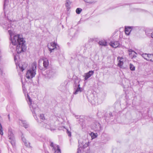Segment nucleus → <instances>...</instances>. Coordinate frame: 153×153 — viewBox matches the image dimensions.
I'll list each match as a JSON object with an SVG mask.
<instances>
[{
	"mask_svg": "<svg viewBox=\"0 0 153 153\" xmlns=\"http://www.w3.org/2000/svg\"><path fill=\"white\" fill-rule=\"evenodd\" d=\"M8 119H9V120H10V115H9V114H8Z\"/></svg>",
	"mask_w": 153,
	"mask_h": 153,
	"instance_id": "nucleus-34",
	"label": "nucleus"
},
{
	"mask_svg": "<svg viewBox=\"0 0 153 153\" xmlns=\"http://www.w3.org/2000/svg\"><path fill=\"white\" fill-rule=\"evenodd\" d=\"M94 71H89L88 72L85 74V80H87L94 74Z\"/></svg>",
	"mask_w": 153,
	"mask_h": 153,
	"instance_id": "nucleus-11",
	"label": "nucleus"
},
{
	"mask_svg": "<svg viewBox=\"0 0 153 153\" xmlns=\"http://www.w3.org/2000/svg\"><path fill=\"white\" fill-rule=\"evenodd\" d=\"M94 129L95 131H99L100 129V124L96 122V123L94 124Z\"/></svg>",
	"mask_w": 153,
	"mask_h": 153,
	"instance_id": "nucleus-15",
	"label": "nucleus"
},
{
	"mask_svg": "<svg viewBox=\"0 0 153 153\" xmlns=\"http://www.w3.org/2000/svg\"><path fill=\"white\" fill-rule=\"evenodd\" d=\"M8 137L9 142L13 146L15 145V138L11 129H9L8 133Z\"/></svg>",
	"mask_w": 153,
	"mask_h": 153,
	"instance_id": "nucleus-5",
	"label": "nucleus"
},
{
	"mask_svg": "<svg viewBox=\"0 0 153 153\" xmlns=\"http://www.w3.org/2000/svg\"><path fill=\"white\" fill-rule=\"evenodd\" d=\"M110 45L112 47L116 48L119 46L120 43L119 41H115L114 40L110 42Z\"/></svg>",
	"mask_w": 153,
	"mask_h": 153,
	"instance_id": "nucleus-10",
	"label": "nucleus"
},
{
	"mask_svg": "<svg viewBox=\"0 0 153 153\" xmlns=\"http://www.w3.org/2000/svg\"><path fill=\"white\" fill-rule=\"evenodd\" d=\"M151 37L152 38H153V32L151 33Z\"/></svg>",
	"mask_w": 153,
	"mask_h": 153,
	"instance_id": "nucleus-35",
	"label": "nucleus"
},
{
	"mask_svg": "<svg viewBox=\"0 0 153 153\" xmlns=\"http://www.w3.org/2000/svg\"><path fill=\"white\" fill-rule=\"evenodd\" d=\"M43 66L45 68H47L49 65L48 61L47 59H43Z\"/></svg>",
	"mask_w": 153,
	"mask_h": 153,
	"instance_id": "nucleus-19",
	"label": "nucleus"
},
{
	"mask_svg": "<svg viewBox=\"0 0 153 153\" xmlns=\"http://www.w3.org/2000/svg\"><path fill=\"white\" fill-rule=\"evenodd\" d=\"M117 59L119 61L118 65L120 68H122V66L123 64V58L120 57H117Z\"/></svg>",
	"mask_w": 153,
	"mask_h": 153,
	"instance_id": "nucleus-12",
	"label": "nucleus"
},
{
	"mask_svg": "<svg viewBox=\"0 0 153 153\" xmlns=\"http://www.w3.org/2000/svg\"><path fill=\"white\" fill-rule=\"evenodd\" d=\"M88 140H84L81 143L79 141V148L77 149V153H80L81 150V148L83 147L85 148L88 146Z\"/></svg>",
	"mask_w": 153,
	"mask_h": 153,
	"instance_id": "nucleus-6",
	"label": "nucleus"
},
{
	"mask_svg": "<svg viewBox=\"0 0 153 153\" xmlns=\"http://www.w3.org/2000/svg\"><path fill=\"white\" fill-rule=\"evenodd\" d=\"M141 56L143 58L147 61H149V60H151V59H150V58H151V54L143 53Z\"/></svg>",
	"mask_w": 153,
	"mask_h": 153,
	"instance_id": "nucleus-14",
	"label": "nucleus"
},
{
	"mask_svg": "<svg viewBox=\"0 0 153 153\" xmlns=\"http://www.w3.org/2000/svg\"><path fill=\"white\" fill-rule=\"evenodd\" d=\"M130 68L131 71H134L135 69L134 66L131 64H130Z\"/></svg>",
	"mask_w": 153,
	"mask_h": 153,
	"instance_id": "nucleus-28",
	"label": "nucleus"
},
{
	"mask_svg": "<svg viewBox=\"0 0 153 153\" xmlns=\"http://www.w3.org/2000/svg\"><path fill=\"white\" fill-rule=\"evenodd\" d=\"M19 123L20 125L24 127L25 128L28 127V125L27 124L26 122L25 121L19 120Z\"/></svg>",
	"mask_w": 153,
	"mask_h": 153,
	"instance_id": "nucleus-13",
	"label": "nucleus"
},
{
	"mask_svg": "<svg viewBox=\"0 0 153 153\" xmlns=\"http://www.w3.org/2000/svg\"><path fill=\"white\" fill-rule=\"evenodd\" d=\"M99 44L100 45L103 46L107 45V42L105 40H101L99 42Z\"/></svg>",
	"mask_w": 153,
	"mask_h": 153,
	"instance_id": "nucleus-21",
	"label": "nucleus"
},
{
	"mask_svg": "<svg viewBox=\"0 0 153 153\" xmlns=\"http://www.w3.org/2000/svg\"><path fill=\"white\" fill-rule=\"evenodd\" d=\"M151 56H152L153 57V54H151Z\"/></svg>",
	"mask_w": 153,
	"mask_h": 153,
	"instance_id": "nucleus-36",
	"label": "nucleus"
},
{
	"mask_svg": "<svg viewBox=\"0 0 153 153\" xmlns=\"http://www.w3.org/2000/svg\"><path fill=\"white\" fill-rule=\"evenodd\" d=\"M27 101L30 105V107L34 116H36V114L39 112V109L37 105L34 103H32L31 99L28 95H27Z\"/></svg>",
	"mask_w": 153,
	"mask_h": 153,
	"instance_id": "nucleus-4",
	"label": "nucleus"
},
{
	"mask_svg": "<svg viewBox=\"0 0 153 153\" xmlns=\"http://www.w3.org/2000/svg\"><path fill=\"white\" fill-rule=\"evenodd\" d=\"M77 118L78 119V117H80V116H77Z\"/></svg>",
	"mask_w": 153,
	"mask_h": 153,
	"instance_id": "nucleus-37",
	"label": "nucleus"
},
{
	"mask_svg": "<svg viewBox=\"0 0 153 153\" xmlns=\"http://www.w3.org/2000/svg\"><path fill=\"white\" fill-rule=\"evenodd\" d=\"M55 75L56 72L53 70H48L47 71L46 76L49 79L53 78Z\"/></svg>",
	"mask_w": 153,
	"mask_h": 153,
	"instance_id": "nucleus-7",
	"label": "nucleus"
},
{
	"mask_svg": "<svg viewBox=\"0 0 153 153\" xmlns=\"http://www.w3.org/2000/svg\"><path fill=\"white\" fill-rule=\"evenodd\" d=\"M1 71V69H0V71Z\"/></svg>",
	"mask_w": 153,
	"mask_h": 153,
	"instance_id": "nucleus-38",
	"label": "nucleus"
},
{
	"mask_svg": "<svg viewBox=\"0 0 153 153\" xmlns=\"http://www.w3.org/2000/svg\"><path fill=\"white\" fill-rule=\"evenodd\" d=\"M40 119L42 120L43 121H45V122L46 121V120L45 119V117L44 116V115L43 114H40Z\"/></svg>",
	"mask_w": 153,
	"mask_h": 153,
	"instance_id": "nucleus-27",
	"label": "nucleus"
},
{
	"mask_svg": "<svg viewBox=\"0 0 153 153\" xmlns=\"http://www.w3.org/2000/svg\"><path fill=\"white\" fill-rule=\"evenodd\" d=\"M43 126L45 127V128H49V125H47L46 123H45L43 125Z\"/></svg>",
	"mask_w": 153,
	"mask_h": 153,
	"instance_id": "nucleus-31",
	"label": "nucleus"
},
{
	"mask_svg": "<svg viewBox=\"0 0 153 153\" xmlns=\"http://www.w3.org/2000/svg\"><path fill=\"white\" fill-rule=\"evenodd\" d=\"M71 3V2L69 0H66L65 3V6L68 11L70 8V5Z\"/></svg>",
	"mask_w": 153,
	"mask_h": 153,
	"instance_id": "nucleus-17",
	"label": "nucleus"
},
{
	"mask_svg": "<svg viewBox=\"0 0 153 153\" xmlns=\"http://www.w3.org/2000/svg\"><path fill=\"white\" fill-rule=\"evenodd\" d=\"M151 58H150V59H151V60H149V61H152V62H153V57L152 56H151Z\"/></svg>",
	"mask_w": 153,
	"mask_h": 153,
	"instance_id": "nucleus-33",
	"label": "nucleus"
},
{
	"mask_svg": "<svg viewBox=\"0 0 153 153\" xmlns=\"http://www.w3.org/2000/svg\"><path fill=\"white\" fill-rule=\"evenodd\" d=\"M36 70V63L34 62L31 65L30 68L28 70L26 74V77L28 79H31L34 77Z\"/></svg>",
	"mask_w": 153,
	"mask_h": 153,
	"instance_id": "nucleus-3",
	"label": "nucleus"
},
{
	"mask_svg": "<svg viewBox=\"0 0 153 153\" xmlns=\"http://www.w3.org/2000/svg\"><path fill=\"white\" fill-rule=\"evenodd\" d=\"M22 140L24 143L25 145L27 147H29L30 146V143L28 142H27V141L25 139V138L24 137V136L23 135H22Z\"/></svg>",
	"mask_w": 153,
	"mask_h": 153,
	"instance_id": "nucleus-18",
	"label": "nucleus"
},
{
	"mask_svg": "<svg viewBox=\"0 0 153 153\" xmlns=\"http://www.w3.org/2000/svg\"><path fill=\"white\" fill-rule=\"evenodd\" d=\"M57 46L56 43L53 42L51 43L50 45H48V47L50 53L52 52L53 50L57 48Z\"/></svg>",
	"mask_w": 153,
	"mask_h": 153,
	"instance_id": "nucleus-9",
	"label": "nucleus"
},
{
	"mask_svg": "<svg viewBox=\"0 0 153 153\" xmlns=\"http://www.w3.org/2000/svg\"><path fill=\"white\" fill-rule=\"evenodd\" d=\"M129 53V54L131 56H132V58H135L137 57V53L131 49H130L128 50Z\"/></svg>",
	"mask_w": 153,
	"mask_h": 153,
	"instance_id": "nucleus-16",
	"label": "nucleus"
},
{
	"mask_svg": "<svg viewBox=\"0 0 153 153\" xmlns=\"http://www.w3.org/2000/svg\"><path fill=\"white\" fill-rule=\"evenodd\" d=\"M131 31V29L130 27L127 28H125V33L126 35H128L129 34Z\"/></svg>",
	"mask_w": 153,
	"mask_h": 153,
	"instance_id": "nucleus-20",
	"label": "nucleus"
},
{
	"mask_svg": "<svg viewBox=\"0 0 153 153\" xmlns=\"http://www.w3.org/2000/svg\"><path fill=\"white\" fill-rule=\"evenodd\" d=\"M85 3L89 4L94 3V2L93 0H84Z\"/></svg>",
	"mask_w": 153,
	"mask_h": 153,
	"instance_id": "nucleus-23",
	"label": "nucleus"
},
{
	"mask_svg": "<svg viewBox=\"0 0 153 153\" xmlns=\"http://www.w3.org/2000/svg\"><path fill=\"white\" fill-rule=\"evenodd\" d=\"M9 3V0H5L4 4V8L7 6Z\"/></svg>",
	"mask_w": 153,
	"mask_h": 153,
	"instance_id": "nucleus-24",
	"label": "nucleus"
},
{
	"mask_svg": "<svg viewBox=\"0 0 153 153\" xmlns=\"http://www.w3.org/2000/svg\"><path fill=\"white\" fill-rule=\"evenodd\" d=\"M67 133L69 137H71V132L69 131L68 129H67Z\"/></svg>",
	"mask_w": 153,
	"mask_h": 153,
	"instance_id": "nucleus-30",
	"label": "nucleus"
},
{
	"mask_svg": "<svg viewBox=\"0 0 153 153\" xmlns=\"http://www.w3.org/2000/svg\"><path fill=\"white\" fill-rule=\"evenodd\" d=\"M91 135L92 138V139H94L97 137V134L91 133Z\"/></svg>",
	"mask_w": 153,
	"mask_h": 153,
	"instance_id": "nucleus-25",
	"label": "nucleus"
},
{
	"mask_svg": "<svg viewBox=\"0 0 153 153\" xmlns=\"http://www.w3.org/2000/svg\"><path fill=\"white\" fill-rule=\"evenodd\" d=\"M25 41H23L22 43V42H20V43L19 45H17L16 46H15L14 48H13L14 50L15 48H16V51L17 53L16 55H14V59L16 65V68H17L18 66L21 70L22 71L24 70V69L23 68V66H21L20 63H18L19 59V54L24 52L26 50V47L25 44Z\"/></svg>",
	"mask_w": 153,
	"mask_h": 153,
	"instance_id": "nucleus-2",
	"label": "nucleus"
},
{
	"mask_svg": "<svg viewBox=\"0 0 153 153\" xmlns=\"http://www.w3.org/2000/svg\"><path fill=\"white\" fill-rule=\"evenodd\" d=\"M4 22L2 20H1L0 24L3 28L6 29H8L10 28V29L8 30V32L10 36V39L12 45L14 46H16L19 45L20 42H22V43L24 41L22 36L18 34L13 36V37H12L13 36L12 30H13V27L11 26V21L6 18L4 19Z\"/></svg>",
	"mask_w": 153,
	"mask_h": 153,
	"instance_id": "nucleus-1",
	"label": "nucleus"
},
{
	"mask_svg": "<svg viewBox=\"0 0 153 153\" xmlns=\"http://www.w3.org/2000/svg\"><path fill=\"white\" fill-rule=\"evenodd\" d=\"M80 84H75V86L74 88V89L75 91L73 92V94H76L78 93H79L81 92L83 89L82 88L80 87Z\"/></svg>",
	"mask_w": 153,
	"mask_h": 153,
	"instance_id": "nucleus-8",
	"label": "nucleus"
},
{
	"mask_svg": "<svg viewBox=\"0 0 153 153\" xmlns=\"http://www.w3.org/2000/svg\"><path fill=\"white\" fill-rule=\"evenodd\" d=\"M82 10V9L81 8H79L76 9V12L77 14H79Z\"/></svg>",
	"mask_w": 153,
	"mask_h": 153,
	"instance_id": "nucleus-26",
	"label": "nucleus"
},
{
	"mask_svg": "<svg viewBox=\"0 0 153 153\" xmlns=\"http://www.w3.org/2000/svg\"><path fill=\"white\" fill-rule=\"evenodd\" d=\"M0 134L1 135H3V134L2 129H0Z\"/></svg>",
	"mask_w": 153,
	"mask_h": 153,
	"instance_id": "nucleus-32",
	"label": "nucleus"
},
{
	"mask_svg": "<svg viewBox=\"0 0 153 153\" xmlns=\"http://www.w3.org/2000/svg\"><path fill=\"white\" fill-rule=\"evenodd\" d=\"M50 146L53 148L52 150H53L54 149L56 148V145H55L53 144V142H51V144L50 145Z\"/></svg>",
	"mask_w": 153,
	"mask_h": 153,
	"instance_id": "nucleus-29",
	"label": "nucleus"
},
{
	"mask_svg": "<svg viewBox=\"0 0 153 153\" xmlns=\"http://www.w3.org/2000/svg\"><path fill=\"white\" fill-rule=\"evenodd\" d=\"M56 148L53 149V151L56 153H61L60 150L58 145H57Z\"/></svg>",
	"mask_w": 153,
	"mask_h": 153,
	"instance_id": "nucleus-22",
	"label": "nucleus"
}]
</instances>
